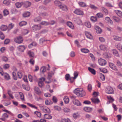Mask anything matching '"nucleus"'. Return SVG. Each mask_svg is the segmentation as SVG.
Segmentation results:
<instances>
[{
    "instance_id": "1",
    "label": "nucleus",
    "mask_w": 122,
    "mask_h": 122,
    "mask_svg": "<svg viewBox=\"0 0 122 122\" xmlns=\"http://www.w3.org/2000/svg\"><path fill=\"white\" fill-rule=\"evenodd\" d=\"M74 92L78 96L83 97L85 95V93L82 88L76 89L74 90Z\"/></svg>"
},
{
    "instance_id": "2",
    "label": "nucleus",
    "mask_w": 122,
    "mask_h": 122,
    "mask_svg": "<svg viewBox=\"0 0 122 122\" xmlns=\"http://www.w3.org/2000/svg\"><path fill=\"white\" fill-rule=\"evenodd\" d=\"M59 8L62 11L67 12L68 10V7L66 5L61 4L59 6Z\"/></svg>"
},
{
    "instance_id": "3",
    "label": "nucleus",
    "mask_w": 122,
    "mask_h": 122,
    "mask_svg": "<svg viewBox=\"0 0 122 122\" xmlns=\"http://www.w3.org/2000/svg\"><path fill=\"white\" fill-rule=\"evenodd\" d=\"M14 41L16 43L20 44L23 42V39L20 36L15 38Z\"/></svg>"
},
{
    "instance_id": "4",
    "label": "nucleus",
    "mask_w": 122,
    "mask_h": 122,
    "mask_svg": "<svg viewBox=\"0 0 122 122\" xmlns=\"http://www.w3.org/2000/svg\"><path fill=\"white\" fill-rule=\"evenodd\" d=\"M45 80V78L43 77L39 78L38 83V86L40 87H42L44 85L43 81Z\"/></svg>"
},
{
    "instance_id": "5",
    "label": "nucleus",
    "mask_w": 122,
    "mask_h": 122,
    "mask_svg": "<svg viewBox=\"0 0 122 122\" xmlns=\"http://www.w3.org/2000/svg\"><path fill=\"white\" fill-rule=\"evenodd\" d=\"M74 13L76 14L80 15H83L84 14L83 11L79 9L75 10L74 11Z\"/></svg>"
},
{
    "instance_id": "6",
    "label": "nucleus",
    "mask_w": 122,
    "mask_h": 122,
    "mask_svg": "<svg viewBox=\"0 0 122 122\" xmlns=\"http://www.w3.org/2000/svg\"><path fill=\"white\" fill-rule=\"evenodd\" d=\"M106 92L108 94H112L114 92L113 88L110 86H108L107 87Z\"/></svg>"
},
{
    "instance_id": "7",
    "label": "nucleus",
    "mask_w": 122,
    "mask_h": 122,
    "mask_svg": "<svg viewBox=\"0 0 122 122\" xmlns=\"http://www.w3.org/2000/svg\"><path fill=\"white\" fill-rule=\"evenodd\" d=\"M98 62L99 65L101 66H105L107 63L106 61L102 58H100L98 60Z\"/></svg>"
},
{
    "instance_id": "8",
    "label": "nucleus",
    "mask_w": 122,
    "mask_h": 122,
    "mask_svg": "<svg viewBox=\"0 0 122 122\" xmlns=\"http://www.w3.org/2000/svg\"><path fill=\"white\" fill-rule=\"evenodd\" d=\"M25 49V47L24 45H20L17 47V49L20 52H23Z\"/></svg>"
},
{
    "instance_id": "9",
    "label": "nucleus",
    "mask_w": 122,
    "mask_h": 122,
    "mask_svg": "<svg viewBox=\"0 0 122 122\" xmlns=\"http://www.w3.org/2000/svg\"><path fill=\"white\" fill-rule=\"evenodd\" d=\"M109 65L110 67L112 69L115 71H117V69L116 66L113 63L110 62L109 63Z\"/></svg>"
},
{
    "instance_id": "10",
    "label": "nucleus",
    "mask_w": 122,
    "mask_h": 122,
    "mask_svg": "<svg viewBox=\"0 0 122 122\" xmlns=\"http://www.w3.org/2000/svg\"><path fill=\"white\" fill-rule=\"evenodd\" d=\"M41 26L38 25H34L32 27V29L34 30H40L41 29Z\"/></svg>"
},
{
    "instance_id": "11",
    "label": "nucleus",
    "mask_w": 122,
    "mask_h": 122,
    "mask_svg": "<svg viewBox=\"0 0 122 122\" xmlns=\"http://www.w3.org/2000/svg\"><path fill=\"white\" fill-rule=\"evenodd\" d=\"M75 21L78 25H81L82 24V23L81 20L79 18H76L75 19Z\"/></svg>"
},
{
    "instance_id": "12",
    "label": "nucleus",
    "mask_w": 122,
    "mask_h": 122,
    "mask_svg": "<svg viewBox=\"0 0 122 122\" xmlns=\"http://www.w3.org/2000/svg\"><path fill=\"white\" fill-rule=\"evenodd\" d=\"M95 29L96 30V32L97 33L100 34L102 31L101 29L98 26H95Z\"/></svg>"
},
{
    "instance_id": "13",
    "label": "nucleus",
    "mask_w": 122,
    "mask_h": 122,
    "mask_svg": "<svg viewBox=\"0 0 122 122\" xmlns=\"http://www.w3.org/2000/svg\"><path fill=\"white\" fill-rule=\"evenodd\" d=\"M73 103L75 105L78 106H80L81 105V104L77 100L74 99L73 100Z\"/></svg>"
},
{
    "instance_id": "14",
    "label": "nucleus",
    "mask_w": 122,
    "mask_h": 122,
    "mask_svg": "<svg viewBox=\"0 0 122 122\" xmlns=\"http://www.w3.org/2000/svg\"><path fill=\"white\" fill-rule=\"evenodd\" d=\"M112 52L114 55L117 57H119V56L118 54V52L116 50L113 49L112 50Z\"/></svg>"
},
{
    "instance_id": "15",
    "label": "nucleus",
    "mask_w": 122,
    "mask_h": 122,
    "mask_svg": "<svg viewBox=\"0 0 122 122\" xmlns=\"http://www.w3.org/2000/svg\"><path fill=\"white\" fill-rule=\"evenodd\" d=\"M34 91L36 93L40 95L41 93V92L39 88L37 87H36L34 88Z\"/></svg>"
},
{
    "instance_id": "16",
    "label": "nucleus",
    "mask_w": 122,
    "mask_h": 122,
    "mask_svg": "<svg viewBox=\"0 0 122 122\" xmlns=\"http://www.w3.org/2000/svg\"><path fill=\"white\" fill-rule=\"evenodd\" d=\"M8 117V115L6 113L3 114L2 117L0 118V119L3 121H4Z\"/></svg>"
},
{
    "instance_id": "17",
    "label": "nucleus",
    "mask_w": 122,
    "mask_h": 122,
    "mask_svg": "<svg viewBox=\"0 0 122 122\" xmlns=\"http://www.w3.org/2000/svg\"><path fill=\"white\" fill-rule=\"evenodd\" d=\"M85 34L87 38L91 39H92V37L90 33L87 31H85Z\"/></svg>"
},
{
    "instance_id": "18",
    "label": "nucleus",
    "mask_w": 122,
    "mask_h": 122,
    "mask_svg": "<svg viewBox=\"0 0 122 122\" xmlns=\"http://www.w3.org/2000/svg\"><path fill=\"white\" fill-rule=\"evenodd\" d=\"M5 79L6 80H9L10 79L9 75L6 73H3V76Z\"/></svg>"
},
{
    "instance_id": "19",
    "label": "nucleus",
    "mask_w": 122,
    "mask_h": 122,
    "mask_svg": "<svg viewBox=\"0 0 122 122\" xmlns=\"http://www.w3.org/2000/svg\"><path fill=\"white\" fill-rule=\"evenodd\" d=\"M115 13L120 17L122 18V12L119 10H116L115 11Z\"/></svg>"
},
{
    "instance_id": "20",
    "label": "nucleus",
    "mask_w": 122,
    "mask_h": 122,
    "mask_svg": "<svg viewBox=\"0 0 122 122\" xmlns=\"http://www.w3.org/2000/svg\"><path fill=\"white\" fill-rule=\"evenodd\" d=\"M88 70L93 75H95L96 73V71L90 67H88Z\"/></svg>"
},
{
    "instance_id": "21",
    "label": "nucleus",
    "mask_w": 122,
    "mask_h": 122,
    "mask_svg": "<svg viewBox=\"0 0 122 122\" xmlns=\"http://www.w3.org/2000/svg\"><path fill=\"white\" fill-rule=\"evenodd\" d=\"M105 20L107 21V22L111 25L113 24V22L110 19V18L108 17H107L105 18Z\"/></svg>"
},
{
    "instance_id": "22",
    "label": "nucleus",
    "mask_w": 122,
    "mask_h": 122,
    "mask_svg": "<svg viewBox=\"0 0 122 122\" xmlns=\"http://www.w3.org/2000/svg\"><path fill=\"white\" fill-rule=\"evenodd\" d=\"M114 40L117 41H121L122 40V38L118 36H113Z\"/></svg>"
},
{
    "instance_id": "23",
    "label": "nucleus",
    "mask_w": 122,
    "mask_h": 122,
    "mask_svg": "<svg viewBox=\"0 0 122 122\" xmlns=\"http://www.w3.org/2000/svg\"><path fill=\"white\" fill-rule=\"evenodd\" d=\"M0 28L1 30L5 31L7 30V27L6 25H2L1 26Z\"/></svg>"
},
{
    "instance_id": "24",
    "label": "nucleus",
    "mask_w": 122,
    "mask_h": 122,
    "mask_svg": "<svg viewBox=\"0 0 122 122\" xmlns=\"http://www.w3.org/2000/svg\"><path fill=\"white\" fill-rule=\"evenodd\" d=\"M92 102L95 103H98L99 102V100L97 98H92L91 99Z\"/></svg>"
},
{
    "instance_id": "25",
    "label": "nucleus",
    "mask_w": 122,
    "mask_h": 122,
    "mask_svg": "<svg viewBox=\"0 0 122 122\" xmlns=\"http://www.w3.org/2000/svg\"><path fill=\"white\" fill-rule=\"evenodd\" d=\"M84 25L88 28H90L91 27V24L90 22L88 21H86L84 23Z\"/></svg>"
},
{
    "instance_id": "26",
    "label": "nucleus",
    "mask_w": 122,
    "mask_h": 122,
    "mask_svg": "<svg viewBox=\"0 0 122 122\" xmlns=\"http://www.w3.org/2000/svg\"><path fill=\"white\" fill-rule=\"evenodd\" d=\"M54 74V73L52 71H51L50 72L48 73V76L47 78L49 80H50L51 78L52 77V75Z\"/></svg>"
},
{
    "instance_id": "27",
    "label": "nucleus",
    "mask_w": 122,
    "mask_h": 122,
    "mask_svg": "<svg viewBox=\"0 0 122 122\" xmlns=\"http://www.w3.org/2000/svg\"><path fill=\"white\" fill-rule=\"evenodd\" d=\"M46 71V67L44 66L41 67L40 69V71L41 73H44Z\"/></svg>"
},
{
    "instance_id": "28",
    "label": "nucleus",
    "mask_w": 122,
    "mask_h": 122,
    "mask_svg": "<svg viewBox=\"0 0 122 122\" xmlns=\"http://www.w3.org/2000/svg\"><path fill=\"white\" fill-rule=\"evenodd\" d=\"M67 25L71 28L73 29L74 28V26L72 23L70 22H68L67 23Z\"/></svg>"
},
{
    "instance_id": "29",
    "label": "nucleus",
    "mask_w": 122,
    "mask_h": 122,
    "mask_svg": "<svg viewBox=\"0 0 122 122\" xmlns=\"http://www.w3.org/2000/svg\"><path fill=\"white\" fill-rule=\"evenodd\" d=\"M84 110L85 111L87 112H90L92 110V108L87 107H84Z\"/></svg>"
},
{
    "instance_id": "30",
    "label": "nucleus",
    "mask_w": 122,
    "mask_h": 122,
    "mask_svg": "<svg viewBox=\"0 0 122 122\" xmlns=\"http://www.w3.org/2000/svg\"><path fill=\"white\" fill-rule=\"evenodd\" d=\"M101 9L103 12L106 15L108 14V11L107 9L103 7H101Z\"/></svg>"
},
{
    "instance_id": "31",
    "label": "nucleus",
    "mask_w": 122,
    "mask_h": 122,
    "mask_svg": "<svg viewBox=\"0 0 122 122\" xmlns=\"http://www.w3.org/2000/svg\"><path fill=\"white\" fill-rule=\"evenodd\" d=\"M23 3L22 2L21 3L17 2L15 4L16 7L18 8H20L21 7Z\"/></svg>"
},
{
    "instance_id": "32",
    "label": "nucleus",
    "mask_w": 122,
    "mask_h": 122,
    "mask_svg": "<svg viewBox=\"0 0 122 122\" xmlns=\"http://www.w3.org/2000/svg\"><path fill=\"white\" fill-rule=\"evenodd\" d=\"M101 50H105L107 49V47L103 45H101L99 46Z\"/></svg>"
},
{
    "instance_id": "33",
    "label": "nucleus",
    "mask_w": 122,
    "mask_h": 122,
    "mask_svg": "<svg viewBox=\"0 0 122 122\" xmlns=\"http://www.w3.org/2000/svg\"><path fill=\"white\" fill-rule=\"evenodd\" d=\"M30 15V13L29 12H26L24 13L23 14V16L24 17H28Z\"/></svg>"
},
{
    "instance_id": "34",
    "label": "nucleus",
    "mask_w": 122,
    "mask_h": 122,
    "mask_svg": "<svg viewBox=\"0 0 122 122\" xmlns=\"http://www.w3.org/2000/svg\"><path fill=\"white\" fill-rule=\"evenodd\" d=\"M78 4L81 7H84L86 6V4L83 2H79Z\"/></svg>"
},
{
    "instance_id": "35",
    "label": "nucleus",
    "mask_w": 122,
    "mask_h": 122,
    "mask_svg": "<svg viewBox=\"0 0 122 122\" xmlns=\"http://www.w3.org/2000/svg\"><path fill=\"white\" fill-rule=\"evenodd\" d=\"M24 6L25 7H28L30 6L31 5L30 2L28 1H26L24 3Z\"/></svg>"
},
{
    "instance_id": "36",
    "label": "nucleus",
    "mask_w": 122,
    "mask_h": 122,
    "mask_svg": "<svg viewBox=\"0 0 122 122\" xmlns=\"http://www.w3.org/2000/svg\"><path fill=\"white\" fill-rule=\"evenodd\" d=\"M66 104L68 103L69 101V98L67 96H65L63 98Z\"/></svg>"
},
{
    "instance_id": "37",
    "label": "nucleus",
    "mask_w": 122,
    "mask_h": 122,
    "mask_svg": "<svg viewBox=\"0 0 122 122\" xmlns=\"http://www.w3.org/2000/svg\"><path fill=\"white\" fill-rule=\"evenodd\" d=\"M19 94L21 100L22 101H25L23 93L21 92H19Z\"/></svg>"
},
{
    "instance_id": "38",
    "label": "nucleus",
    "mask_w": 122,
    "mask_h": 122,
    "mask_svg": "<svg viewBox=\"0 0 122 122\" xmlns=\"http://www.w3.org/2000/svg\"><path fill=\"white\" fill-rule=\"evenodd\" d=\"M117 48L121 52H122V46L120 43H119L117 45Z\"/></svg>"
},
{
    "instance_id": "39",
    "label": "nucleus",
    "mask_w": 122,
    "mask_h": 122,
    "mask_svg": "<svg viewBox=\"0 0 122 122\" xmlns=\"http://www.w3.org/2000/svg\"><path fill=\"white\" fill-rule=\"evenodd\" d=\"M81 51L83 53H87L89 52V51L87 49L82 48L81 49Z\"/></svg>"
},
{
    "instance_id": "40",
    "label": "nucleus",
    "mask_w": 122,
    "mask_h": 122,
    "mask_svg": "<svg viewBox=\"0 0 122 122\" xmlns=\"http://www.w3.org/2000/svg\"><path fill=\"white\" fill-rule=\"evenodd\" d=\"M42 18L40 17L39 16L35 18L34 19V21L36 22L40 21H41Z\"/></svg>"
},
{
    "instance_id": "41",
    "label": "nucleus",
    "mask_w": 122,
    "mask_h": 122,
    "mask_svg": "<svg viewBox=\"0 0 122 122\" xmlns=\"http://www.w3.org/2000/svg\"><path fill=\"white\" fill-rule=\"evenodd\" d=\"M27 53L30 57H33L34 56V53L30 51H29Z\"/></svg>"
},
{
    "instance_id": "42",
    "label": "nucleus",
    "mask_w": 122,
    "mask_h": 122,
    "mask_svg": "<svg viewBox=\"0 0 122 122\" xmlns=\"http://www.w3.org/2000/svg\"><path fill=\"white\" fill-rule=\"evenodd\" d=\"M44 116L45 118L47 119H51L52 118V116L49 114H44Z\"/></svg>"
},
{
    "instance_id": "43",
    "label": "nucleus",
    "mask_w": 122,
    "mask_h": 122,
    "mask_svg": "<svg viewBox=\"0 0 122 122\" xmlns=\"http://www.w3.org/2000/svg\"><path fill=\"white\" fill-rule=\"evenodd\" d=\"M92 22H95L97 21V17L93 16H91L90 18Z\"/></svg>"
},
{
    "instance_id": "44",
    "label": "nucleus",
    "mask_w": 122,
    "mask_h": 122,
    "mask_svg": "<svg viewBox=\"0 0 122 122\" xmlns=\"http://www.w3.org/2000/svg\"><path fill=\"white\" fill-rule=\"evenodd\" d=\"M17 74L19 78L20 79L21 78L23 75L22 71H19L18 72Z\"/></svg>"
},
{
    "instance_id": "45",
    "label": "nucleus",
    "mask_w": 122,
    "mask_h": 122,
    "mask_svg": "<svg viewBox=\"0 0 122 122\" xmlns=\"http://www.w3.org/2000/svg\"><path fill=\"white\" fill-rule=\"evenodd\" d=\"M61 122H71L69 118H63L61 120Z\"/></svg>"
},
{
    "instance_id": "46",
    "label": "nucleus",
    "mask_w": 122,
    "mask_h": 122,
    "mask_svg": "<svg viewBox=\"0 0 122 122\" xmlns=\"http://www.w3.org/2000/svg\"><path fill=\"white\" fill-rule=\"evenodd\" d=\"M3 3L6 5H8L10 4V2L8 0H5L3 1Z\"/></svg>"
},
{
    "instance_id": "47",
    "label": "nucleus",
    "mask_w": 122,
    "mask_h": 122,
    "mask_svg": "<svg viewBox=\"0 0 122 122\" xmlns=\"http://www.w3.org/2000/svg\"><path fill=\"white\" fill-rule=\"evenodd\" d=\"M54 4L56 6H58L59 8L60 5H61V2L58 0H56L54 2Z\"/></svg>"
},
{
    "instance_id": "48",
    "label": "nucleus",
    "mask_w": 122,
    "mask_h": 122,
    "mask_svg": "<svg viewBox=\"0 0 122 122\" xmlns=\"http://www.w3.org/2000/svg\"><path fill=\"white\" fill-rule=\"evenodd\" d=\"M103 14L101 13H97L96 15V16L99 18H102L103 17Z\"/></svg>"
},
{
    "instance_id": "49",
    "label": "nucleus",
    "mask_w": 122,
    "mask_h": 122,
    "mask_svg": "<svg viewBox=\"0 0 122 122\" xmlns=\"http://www.w3.org/2000/svg\"><path fill=\"white\" fill-rule=\"evenodd\" d=\"M63 110L65 112H70V109L66 107H64L63 109Z\"/></svg>"
},
{
    "instance_id": "50",
    "label": "nucleus",
    "mask_w": 122,
    "mask_h": 122,
    "mask_svg": "<svg viewBox=\"0 0 122 122\" xmlns=\"http://www.w3.org/2000/svg\"><path fill=\"white\" fill-rule=\"evenodd\" d=\"M4 15L6 16L8 15L9 13V12L8 10L6 9H5L3 11Z\"/></svg>"
},
{
    "instance_id": "51",
    "label": "nucleus",
    "mask_w": 122,
    "mask_h": 122,
    "mask_svg": "<svg viewBox=\"0 0 122 122\" xmlns=\"http://www.w3.org/2000/svg\"><path fill=\"white\" fill-rule=\"evenodd\" d=\"M65 78L66 80L67 81L69 79L71 80V78L70 77V75L69 74H67L65 75Z\"/></svg>"
},
{
    "instance_id": "52",
    "label": "nucleus",
    "mask_w": 122,
    "mask_h": 122,
    "mask_svg": "<svg viewBox=\"0 0 122 122\" xmlns=\"http://www.w3.org/2000/svg\"><path fill=\"white\" fill-rule=\"evenodd\" d=\"M27 104L28 106L32 108H35L36 109H37V107H36L35 105L33 104H31L29 103H27Z\"/></svg>"
},
{
    "instance_id": "53",
    "label": "nucleus",
    "mask_w": 122,
    "mask_h": 122,
    "mask_svg": "<svg viewBox=\"0 0 122 122\" xmlns=\"http://www.w3.org/2000/svg\"><path fill=\"white\" fill-rule=\"evenodd\" d=\"M26 22L25 21H22L20 23L19 25L20 26H22L26 25Z\"/></svg>"
},
{
    "instance_id": "54",
    "label": "nucleus",
    "mask_w": 122,
    "mask_h": 122,
    "mask_svg": "<svg viewBox=\"0 0 122 122\" xmlns=\"http://www.w3.org/2000/svg\"><path fill=\"white\" fill-rule=\"evenodd\" d=\"M40 24L43 25H50V23L49 22H48L45 21H43Z\"/></svg>"
},
{
    "instance_id": "55",
    "label": "nucleus",
    "mask_w": 122,
    "mask_h": 122,
    "mask_svg": "<svg viewBox=\"0 0 122 122\" xmlns=\"http://www.w3.org/2000/svg\"><path fill=\"white\" fill-rule=\"evenodd\" d=\"M87 89L90 92L92 89V86L91 84H89L87 86Z\"/></svg>"
},
{
    "instance_id": "56",
    "label": "nucleus",
    "mask_w": 122,
    "mask_h": 122,
    "mask_svg": "<svg viewBox=\"0 0 122 122\" xmlns=\"http://www.w3.org/2000/svg\"><path fill=\"white\" fill-rule=\"evenodd\" d=\"M74 76L72 78L74 79H76L78 75V73L76 72H74Z\"/></svg>"
},
{
    "instance_id": "57",
    "label": "nucleus",
    "mask_w": 122,
    "mask_h": 122,
    "mask_svg": "<svg viewBox=\"0 0 122 122\" xmlns=\"http://www.w3.org/2000/svg\"><path fill=\"white\" fill-rule=\"evenodd\" d=\"M51 2V0H44L43 2V3L45 5H46L50 3Z\"/></svg>"
},
{
    "instance_id": "58",
    "label": "nucleus",
    "mask_w": 122,
    "mask_h": 122,
    "mask_svg": "<svg viewBox=\"0 0 122 122\" xmlns=\"http://www.w3.org/2000/svg\"><path fill=\"white\" fill-rule=\"evenodd\" d=\"M36 100L40 102H43V98L40 97H37V98Z\"/></svg>"
},
{
    "instance_id": "59",
    "label": "nucleus",
    "mask_w": 122,
    "mask_h": 122,
    "mask_svg": "<svg viewBox=\"0 0 122 122\" xmlns=\"http://www.w3.org/2000/svg\"><path fill=\"white\" fill-rule=\"evenodd\" d=\"M0 38L1 39L3 40L5 38V36L3 33L0 31Z\"/></svg>"
},
{
    "instance_id": "60",
    "label": "nucleus",
    "mask_w": 122,
    "mask_h": 122,
    "mask_svg": "<svg viewBox=\"0 0 122 122\" xmlns=\"http://www.w3.org/2000/svg\"><path fill=\"white\" fill-rule=\"evenodd\" d=\"M35 113L37 115V116L39 117H40L41 116V114L40 112L37 111L35 112Z\"/></svg>"
},
{
    "instance_id": "61",
    "label": "nucleus",
    "mask_w": 122,
    "mask_h": 122,
    "mask_svg": "<svg viewBox=\"0 0 122 122\" xmlns=\"http://www.w3.org/2000/svg\"><path fill=\"white\" fill-rule=\"evenodd\" d=\"M54 108L55 110L58 111H61V108L59 106H55L54 107Z\"/></svg>"
},
{
    "instance_id": "62",
    "label": "nucleus",
    "mask_w": 122,
    "mask_h": 122,
    "mask_svg": "<svg viewBox=\"0 0 122 122\" xmlns=\"http://www.w3.org/2000/svg\"><path fill=\"white\" fill-rule=\"evenodd\" d=\"M113 19L116 22H118L120 21L119 19L117 17L115 16H113L112 17Z\"/></svg>"
},
{
    "instance_id": "63",
    "label": "nucleus",
    "mask_w": 122,
    "mask_h": 122,
    "mask_svg": "<svg viewBox=\"0 0 122 122\" xmlns=\"http://www.w3.org/2000/svg\"><path fill=\"white\" fill-rule=\"evenodd\" d=\"M14 24L12 23L9 24L8 26L9 29L10 30L12 29L14 27Z\"/></svg>"
},
{
    "instance_id": "64",
    "label": "nucleus",
    "mask_w": 122,
    "mask_h": 122,
    "mask_svg": "<svg viewBox=\"0 0 122 122\" xmlns=\"http://www.w3.org/2000/svg\"><path fill=\"white\" fill-rule=\"evenodd\" d=\"M79 116V115L78 113H74L73 114V117L76 119Z\"/></svg>"
}]
</instances>
